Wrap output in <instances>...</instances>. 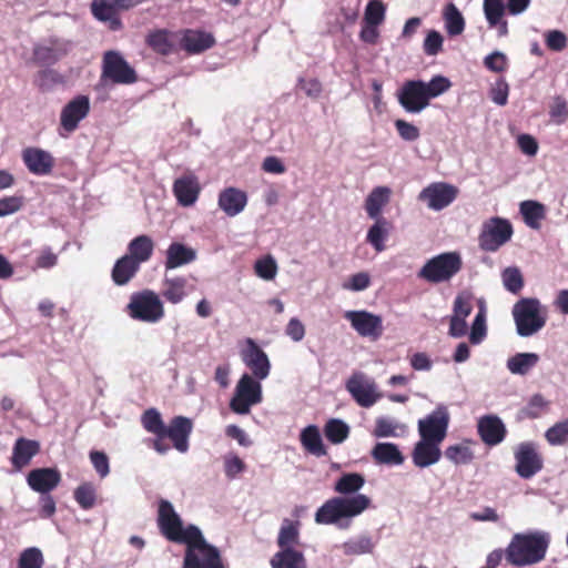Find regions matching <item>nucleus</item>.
<instances>
[{"label": "nucleus", "instance_id": "obj_45", "mask_svg": "<svg viewBox=\"0 0 568 568\" xmlns=\"http://www.w3.org/2000/svg\"><path fill=\"white\" fill-rule=\"evenodd\" d=\"M324 435L332 444H342L349 435V426L342 419L332 418L324 426Z\"/></svg>", "mask_w": 568, "mask_h": 568}, {"label": "nucleus", "instance_id": "obj_4", "mask_svg": "<svg viewBox=\"0 0 568 568\" xmlns=\"http://www.w3.org/2000/svg\"><path fill=\"white\" fill-rule=\"evenodd\" d=\"M182 568H225L220 550L210 545L200 528H191Z\"/></svg>", "mask_w": 568, "mask_h": 568}, {"label": "nucleus", "instance_id": "obj_1", "mask_svg": "<svg viewBox=\"0 0 568 568\" xmlns=\"http://www.w3.org/2000/svg\"><path fill=\"white\" fill-rule=\"evenodd\" d=\"M365 485V478L358 473L343 474L335 483L334 490L341 496L326 500L315 513V523L335 525L347 529L352 519L371 508L372 499L357 494Z\"/></svg>", "mask_w": 568, "mask_h": 568}, {"label": "nucleus", "instance_id": "obj_39", "mask_svg": "<svg viewBox=\"0 0 568 568\" xmlns=\"http://www.w3.org/2000/svg\"><path fill=\"white\" fill-rule=\"evenodd\" d=\"M91 11L95 19L108 22L112 30L121 28V20L109 0H93Z\"/></svg>", "mask_w": 568, "mask_h": 568}, {"label": "nucleus", "instance_id": "obj_37", "mask_svg": "<svg viewBox=\"0 0 568 568\" xmlns=\"http://www.w3.org/2000/svg\"><path fill=\"white\" fill-rule=\"evenodd\" d=\"M539 362L536 353H517L506 362L507 369L513 375H527Z\"/></svg>", "mask_w": 568, "mask_h": 568}, {"label": "nucleus", "instance_id": "obj_5", "mask_svg": "<svg viewBox=\"0 0 568 568\" xmlns=\"http://www.w3.org/2000/svg\"><path fill=\"white\" fill-rule=\"evenodd\" d=\"M511 314L520 337L535 335L547 322V307L534 297L520 298L513 306Z\"/></svg>", "mask_w": 568, "mask_h": 568}, {"label": "nucleus", "instance_id": "obj_36", "mask_svg": "<svg viewBox=\"0 0 568 568\" xmlns=\"http://www.w3.org/2000/svg\"><path fill=\"white\" fill-rule=\"evenodd\" d=\"M272 568H307L303 552L295 549H281L270 561Z\"/></svg>", "mask_w": 568, "mask_h": 568}, {"label": "nucleus", "instance_id": "obj_11", "mask_svg": "<svg viewBox=\"0 0 568 568\" xmlns=\"http://www.w3.org/2000/svg\"><path fill=\"white\" fill-rule=\"evenodd\" d=\"M511 235L513 226L508 220L491 217L484 223L479 235V245L484 251L495 252L507 243Z\"/></svg>", "mask_w": 568, "mask_h": 568}, {"label": "nucleus", "instance_id": "obj_63", "mask_svg": "<svg viewBox=\"0 0 568 568\" xmlns=\"http://www.w3.org/2000/svg\"><path fill=\"white\" fill-rule=\"evenodd\" d=\"M149 44L162 54H166L171 51L168 33L162 30L155 31L149 36Z\"/></svg>", "mask_w": 568, "mask_h": 568}, {"label": "nucleus", "instance_id": "obj_38", "mask_svg": "<svg viewBox=\"0 0 568 568\" xmlns=\"http://www.w3.org/2000/svg\"><path fill=\"white\" fill-rule=\"evenodd\" d=\"M407 432V426L392 417H378L375 422L373 436L376 438L400 437Z\"/></svg>", "mask_w": 568, "mask_h": 568}, {"label": "nucleus", "instance_id": "obj_21", "mask_svg": "<svg viewBox=\"0 0 568 568\" xmlns=\"http://www.w3.org/2000/svg\"><path fill=\"white\" fill-rule=\"evenodd\" d=\"M173 194L181 206H192L199 199L201 185L193 173H186L178 178L172 187Z\"/></svg>", "mask_w": 568, "mask_h": 568}, {"label": "nucleus", "instance_id": "obj_26", "mask_svg": "<svg viewBox=\"0 0 568 568\" xmlns=\"http://www.w3.org/2000/svg\"><path fill=\"white\" fill-rule=\"evenodd\" d=\"M371 456L376 464L390 467L400 466L405 462L399 447L389 442L376 443L371 452Z\"/></svg>", "mask_w": 568, "mask_h": 568}, {"label": "nucleus", "instance_id": "obj_8", "mask_svg": "<svg viewBox=\"0 0 568 568\" xmlns=\"http://www.w3.org/2000/svg\"><path fill=\"white\" fill-rule=\"evenodd\" d=\"M262 399L261 381L245 373L235 386L230 408L236 414L246 415L251 412V407L262 403Z\"/></svg>", "mask_w": 568, "mask_h": 568}, {"label": "nucleus", "instance_id": "obj_58", "mask_svg": "<svg viewBox=\"0 0 568 568\" xmlns=\"http://www.w3.org/2000/svg\"><path fill=\"white\" fill-rule=\"evenodd\" d=\"M385 17V8L381 1L372 0L368 2L365 10L366 24L378 26Z\"/></svg>", "mask_w": 568, "mask_h": 568}, {"label": "nucleus", "instance_id": "obj_31", "mask_svg": "<svg viewBox=\"0 0 568 568\" xmlns=\"http://www.w3.org/2000/svg\"><path fill=\"white\" fill-rule=\"evenodd\" d=\"M392 190L388 186L374 187L365 200V211L371 219H383V207L389 202Z\"/></svg>", "mask_w": 568, "mask_h": 568}, {"label": "nucleus", "instance_id": "obj_14", "mask_svg": "<svg viewBox=\"0 0 568 568\" xmlns=\"http://www.w3.org/2000/svg\"><path fill=\"white\" fill-rule=\"evenodd\" d=\"M344 317L362 337L376 341L384 332L383 318L377 314L367 311H346Z\"/></svg>", "mask_w": 568, "mask_h": 568}, {"label": "nucleus", "instance_id": "obj_15", "mask_svg": "<svg viewBox=\"0 0 568 568\" xmlns=\"http://www.w3.org/2000/svg\"><path fill=\"white\" fill-rule=\"evenodd\" d=\"M241 358L245 366L250 368L251 376L258 381H264L271 372V362L267 354L252 338L245 339V346L241 349Z\"/></svg>", "mask_w": 568, "mask_h": 568}, {"label": "nucleus", "instance_id": "obj_27", "mask_svg": "<svg viewBox=\"0 0 568 568\" xmlns=\"http://www.w3.org/2000/svg\"><path fill=\"white\" fill-rule=\"evenodd\" d=\"M215 43L214 37L201 30H186L181 39V47L189 53H201Z\"/></svg>", "mask_w": 568, "mask_h": 568}, {"label": "nucleus", "instance_id": "obj_29", "mask_svg": "<svg viewBox=\"0 0 568 568\" xmlns=\"http://www.w3.org/2000/svg\"><path fill=\"white\" fill-rule=\"evenodd\" d=\"M70 49L69 42L53 41L50 44H41L34 48V59L45 65L55 63L64 57Z\"/></svg>", "mask_w": 568, "mask_h": 568}, {"label": "nucleus", "instance_id": "obj_49", "mask_svg": "<svg viewBox=\"0 0 568 568\" xmlns=\"http://www.w3.org/2000/svg\"><path fill=\"white\" fill-rule=\"evenodd\" d=\"M483 10L488 26H495L505 14V3L503 0H484Z\"/></svg>", "mask_w": 568, "mask_h": 568}, {"label": "nucleus", "instance_id": "obj_25", "mask_svg": "<svg viewBox=\"0 0 568 568\" xmlns=\"http://www.w3.org/2000/svg\"><path fill=\"white\" fill-rule=\"evenodd\" d=\"M440 444L420 438L414 446L412 459L416 467L427 468L439 462Z\"/></svg>", "mask_w": 568, "mask_h": 568}, {"label": "nucleus", "instance_id": "obj_42", "mask_svg": "<svg viewBox=\"0 0 568 568\" xmlns=\"http://www.w3.org/2000/svg\"><path fill=\"white\" fill-rule=\"evenodd\" d=\"M375 223L369 227L366 241L377 251L385 250V241L388 236V222L385 219H374Z\"/></svg>", "mask_w": 568, "mask_h": 568}, {"label": "nucleus", "instance_id": "obj_2", "mask_svg": "<svg viewBox=\"0 0 568 568\" xmlns=\"http://www.w3.org/2000/svg\"><path fill=\"white\" fill-rule=\"evenodd\" d=\"M550 544V535L544 530L515 534L506 547V559L516 567L532 566L542 561Z\"/></svg>", "mask_w": 568, "mask_h": 568}, {"label": "nucleus", "instance_id": "obj_44", "mask_svg": "<svg viewBox=\"0 0 568 568\" xmlns=\"http://www.w3.org/2000/svg\"><path fill=\"white\" fill-rule=\"evenodd\" d=\"M298 540V523L285 519L278 532L277 545L281 547V549H294L293 546L297 545Z\"/></svg>", "mask_w": 568, "mask_h": 568}, {"label": "nucleus", "instance_id": "obj_57", "mask_svg": "<svg viewBox=\"0 0 568 568\" xmlns=\"http://www.w3.org/2000/svg\"><path fill=\"white\" fill-rule=\"evenodd\" d=\"M471 312V296L466 293L458 294L454 301L453 316L466 320Z\"/></svg>", "mask_w": 568, "mask_h": 568}, {"label": "nucleus", "instance_id": "obj_51", "mask_svg": "<svg viewBox=\"0 0 568 568\" xmlns=\"http://www.w3.org/2000/svg\"><path fill=\"white\" fill-rule=\"evenodd\" d=\"M505 288L511 293H518L524 286L523 275L517 267H507L501 273Z\"/></svg>", "mask_w": 568, "mask_h": 568}, {"label": "nucleus", "instance_id": "obj_30", "mask_svg": "<svg viewBox=\"0 0 568 568\" xmlns=\"http://www.w3.org/2000/svg\"><path fill=\"white\" fill-rule=\"evenodd\" d=\"M196 258V251L184 244L174 242L166 251L165 267L173 270L185 264L192 263Z\"/></svg>", "mask_w": 568, "mask_h": 568}, {"label": "nucleus", "instance_id": "obj_46", "mask_svg": "<svg viewBox=\"0 0 568 568\" xmlns=\"http://www.w3.org/2000/svg\"><path fill=\"white\" fill-rule=\"evenodd\" d=\"M141 424L143 428L152 435H164L166 425L160 412L155 408H149L142 414Z\"/></svg>", "mask_w": 568, "mask_h": 568}, {"label": "nucleus", "instance_id": "obj_55", "mask_svg": "<svg viewBox=\"0 0 568 568\" xmlns=\"http://www.w3.org/2000/svg\"><path fill=\"white\" fill-rule=\"evenodd\" d=\"M486 337V315L485 310L481 308L471 325L469 341L474 345L480 344Z\"/></svg>", "mask_w": 568, "mask_h": 568}, {"label": "nucleus", "instance_id": "obj_13", "mask_svg": "<svg viewBox=\"0 0 568 568\" xmlns=\"http://www.w3.org/2000/svg\"><path fill=\"white\" fill-rule=\"evenodd\" d=\"M346 389L354 400L362 407H372L382 395L376 383L364 373H354L346 382Z\"/></svg>", "mask_w": 568, "mask_h": 568}, {"label": "nucleus", "instance_id": "obj_18", "mask_svg": "<svg viewBox=\"0 0 568 568\" xmlns=\"http://www.w3.org/2000/svg\"><path fill=\"white\" fill-rule=\"evenodd\" d=\"M21 159L28 171L37 176L50 175L55 165V159L51 152L38 146L23 149Z\"/></svg>", "mask_w": 568, "mask_h": 568}, {"label": "nucleus", "instance_id": "obj_28", "mask_svg": "<svg viewBox=\"0 0 568 568\" xmlns=\"http://www.w3.org/2000/svg\"><path fill=\"white\" fill-rule=\"evenodd\" d=\"M153 251L154 242L149 235L143 234L130 241L125 256L141 266L142 263L148 262L152 257Z\"/></svg>", "mask_w": 568, "mask_h": 568}, {"label": "nucleus", "instance_id": "obj_23", "mask_svg": "<svg viewBox=\"0 0 568 568\" xmlns=\"http://www.w3.org/2000/svg\"><path fill=\"white\" fill-rule=\"evenodd\" d=\"M61 475L54 468H37L28 474L27 483L30 488L41 495H47L60 483Z\"/></svg>", "mask_w": 568, "mask_h": 568}, {"label": "nucleus", "instance_id": "obj_7", "mask_svg": "<svg viewBox=\"0 0 568 568\" xmlns=\"http://www.w3.org/2000/svg\"><path fill=\"white\" fill-rule=\"evenodd\" d=\"M463 262L457 252H446L428 260L418 272V277L429 283L449 281L462 268Z\"/></svg>", "mask_w": 568, "mask_h": 568}, {"label": "nucleus", "instance_id": "obj_54", "mask_svg": "<svg viewBox=\"0 0 568 568\" xmlns=\"http://www.w3.org/2000/svg\"><path fill=\"white\" fill-rule=\"evenodd\" d=\"M444 37L436 30L427 32L423 42V50L426 55L435 57L443 50Z\"/></svg>", "mask_w": 568, "mask_h": 568}, {"label": "nucleus", "instance_id": "obj_16", "mask_svg": "<svg viewBox=\"0 0 568 568\" xmlns=\"http://www.w3.org/2000/svg\"><path fill=\"white\" fill-rule=\"evenodd\" d=\"M458 190L445 182H434L422 190L418 200L425 202L433 211H440L450 205L456 199Z\"/></svg>", "mask_w": 568, "mask_h": 568}, {"label": "nucleus", "instance_id": "obj_24", "mask_svg": "<svg viewBox=\"0 0 568 568\" xmlns=\"http://www.w3.org/2000/svg\"><path fill=\"white\" fill-rule=\"evenodd\" d=\"M247 204V194L237 187H226L220 192L219 207L230 217L239 215Z\"/></svg>", "mask_w": 568, "mask_h": 568}, {"label": "nucleus", "instance_id": "obj_52", "mask_svg": "<svg viewBox=\"0 0 568 568\" xmlns=\"http://www.w3.org/2000/svg\"><path fill=\"white\" fill-rule=\"evenodd\" d=\"M445 456L456 465L468 464L473 459L470 448L462 444L448 446L445 450Z\"/></svg>", "mask_w": 568, "mask_h": 568}, {"label": "nucleus", "instance_id": "obj_33", "mask_svg": "<svg viewBox=\"0 0 568 568\" xmlns=\"http://www.w3.org/2000/svg\"><path fill=\"white\" fill-rule=\"evenodd\" d=\"M300 439L304 449L310 454L316 457H323L327 454L317 426L308 425L303 428L300 435Z\"/></svg>", "mask_w": 568, "mask_h": 568}, {"label": "nucleus", "instance_id": "obj_32", "mask_svg": "<svg viewBox=\"0 0 568 568\" xmlns=\"http://www.w3.org/2000/svg\"><path fill=\"white\" fill-rule=\"evenodd\" d=\"M39 444L36 440H30L26 438H19L17 439L13 452H12V465L17 469H21L22 467L27 466L33 456H36L39 452Z\"/></svg>", "mask_w": 568, "mask_h": 568}, {"label": "nucleus", "instance_id": "obj_40", "mask_svg": "<svg viewBox=\"0 0 568 568\" xmlns=\"http://www.w3.org/2000/svg\"><path fill=\"white\" fill-rule=\"evenodd\" d=\"M443 19L445 30L450 37L459 36L465 30V19L458 8L449 2L444 7Z\"/></svg>", "mask_w": 568, "mask_h": 568}, {"label": "nucleus", "instance_id": "obj_62", "mask_svg": "<svg viewBox=\"0 0 568 568\" xmlns=\"http://www.w3.org/2000/svg\"><path fill=\"white\" fill-rule=\"evenodd\" d=\"M90 460L101 478H105L110 474L109 458L105 453L93 450L90 453Z\"/></svg>", "mask_w": 568, "mask_h": 568}, {"label": "nucleus", "instance_id": "obj_64", "mask_svg": "<svg viewBox=\"0 0 568 568\" xmlns=\"http://www.w3.org/2000/svg\"><path fill=\"white\" fill-rule=\"evenodd\" d=\"M371 285V277L366 272H359L352 275L347 283L343 284V287L353 292H361L366 290Z\"/></svg>", "mask_w": 568, "mask_h": 568}, {"label": "nucleus", "instance_id": "obj_41", "mask_svg": "<svg viewBox=\"0 0 568 568\" xmlns=\"http://www.w3.org/2000/svg\"><path fill=\"white\" fill-rule=\"evenodd\" d=\"M341 548L346 556H361L372 554L375 548V541L368 534H362L343 542Z\"/></svg>", "mask_w": 568, "mask_h": 568}, {"label": "nucleus", "instance_id": "obj_12", "mask_svg": "<svg viewBox=\"0 0 568 568\" xmlns=\"http://www.w3.org/2000/svg\"><path fill=\"white\" fill-rule=\"evenodd\" d=\"M109 79L113 83L131 84L136 81L133 68L116 51H108L103 57L102 80Z\"/></svg>", "mask_w": 568, "mask_h": 568}, {"label": "nucleus", "instance_id": "obj_22", "mask_svg": "<svg viewBox=\"0 0 568 568\" xmlns=\"http://www.w3.org/2000/svg\"><path fill=\"white\" fill-rule=\"evenodd\" d=\"M478 434L488 446L500 444L506 436V426L497 415H485L478 419Z\"/></svg>", "mask_w": 568, "mask_h": 568}, {"label": "nucleus", "instance_id": "obj_10", "mask_svg": "<svg viewBox=\"0 0 568 568\" xmlns=\"http://www.w3.org/2000/svg\"><path fill=\"white\" fill-rule=\"evenodd\" d=\"M450 414L448 408L440 404L432 413L418 420L419 437L442 444L447 436Z\"/></svg>", "mask_w": 568, "mask_h": 568}, {"label": "nucleus", "instance_id": "obj_48", "mask_svg": "<svg viewBox=\"0 0 568 568\" xmlns=\"http://www.w3.org/2000/svg\"><path fill=\"white\" fill-rule=\"evenodd\" d=\"M254 271L262 280L272 281L277 274V263L272 255H266L255 262Z\"/></svg>", "mask_w": 568, "mask_h": 568}, {"label": "nucleus", "instance_id": "obj_56", "mask_svg": "<svg viewBox=\"0 0 568 568\" xmlns=\"http://www.w3.org/2000/svg\"><path fill=\"white\" fill-rule=\"evenodd\" d=\"M74 499L83 509H90L95 503V490L90 484H83L75 489Z\"/></svg>", "mask_w": 568, "mask_h": 568}, {"label": "nucleus", "instance_id": "obj_61", "mask_svg": "<svg viewBox=\"0 0 568 568\" xmlns=\"http://www.w3.org/2000/svg\"><path fill=\"white\" fill-rule=\"evenodd\" d=\"M549 114L555 123H565L568 119V105L566 100L561 97L555 98Z\"/></svg>", "mask_w": 568, "mask_h": 568}, {"label": "nucleus", "instance_id": "obj_34", "mask_svg": "<svg viewBox=\"0 0 568 568\" xmlns=\"http://www.w3.org/2000/svg\"><path fill=\"white\" fill-rule=\"evenodd\" d=\"M140 265L123 255L113 265L111 277L115 285H126L139 272Z\"/></svg>", "mask_w": 568, "mask_h": 568}, {"label": "nucleus", "instance_id": "obj_35", "mask_svg": "<svg viewBox=\"0 0 568 568\" xmlns=\"http://www.w3.org/2000/svg\"><path fill=\"white\" fill-rule=\"evenodd\" d=\"M187 294V280L185 277L176 276L164 278L162 295L168 302L179 304Z\"/></svg>", "mask_w": 568, "mask_h": 568}, {"label": "nucleus", "instance_id": "obj_3", "mask_svg": "<svg viewBox=\"0 0 568 568\" xmlns=\"http://www.w3.org/2000/svg\"><path fill=\"white\" fill-rule=\"evenodd\" d=\"M450 87V80L444 75H435L428 82L409 80L397 91V100L407 113L418 114L429 105L432 99L444 94Z\"/></svg>", "mask_w": 568, "mask_h": 568}, {"label": "nucleus", "instance_id": "obj_20", "mask_svg": "<svg viewBox=\"0 0 568 568\" xmlns=\"http://www.w3.org/2000/svg\"><path fill=\"white\" fill-rule=\"evenodd\" d=\"M193 430V423L184 416H175L164 429V435L171 439L173 447L185 454L190 448V436Z\"/></svg>", "mask_w": 568, "mask_h": 568}, {"label": "nucleus", "instance_id": "obj_53", "mask_svg": "<svg viewBox=\"0 0 568 568\" xmlns=\"http://www.w3.org/2000/svg\"><path fill=\"white\" fill-rule=\"evenodd\" d=\"M224 473L229 479L236 478L246 468L245 463L233 453H229L223 457Z\"/></svg>", "mask_w": 568, "mask_h": 568}, {"label": "nucleus", "instance_id": "obj_9", "mask_svg": "<svg viewBox=\"0 0 568 568\" xmlns=\"http://www.w3.org/2000/svg\"><path fill=\"white\" fill-rule=\"evenodd\" d=\"M158 526L168 540L179 544H183L187 539L191 528H199L194 525L184 528L180 515L175 511L172 503L166 499L159 501Z\"/></svg>", "mask_w": 568, "mask_h": 568}, {"label": "nucleus", "instance_id": "obj_59", "mask_svg": "<svg viewBox=\"0 0 568 568\" xmlns=\"http://www.w3.org/2000/svg\"><path fill=\"white\" fill-rule=\"evenodd\" d=\"M490 99L497 105H505L508 101L509 85L504 79L496 81L490 89Z\"/></svg>", "mask_w": 568, "mask_h": 568}, {"label": "nucleus", "instance_id": "obj_17", "mask_svg": "<svg viewBox=\"0 0 568 568\" xmlns=\"http://www.w3.org/2000/svg\"><path fill=\"white\" fill-rule=\"evenodd\" d=\"M90 112V100L87 95H78L69 101L60 114V129L65 133L74 132L79 123L87 118Z\"/></svg>", "mask_w": 568, "mask_h": 568}, {"label": "nucleus", "instance_id": "obj_43", "mask_svg": "<svg viewBox=\"0 0 568 568\" xmlns=\"http://www.w3.org/2000/svg\"><path fill=\"white\" fill-rule=\"evenodd\" d=\"M525 223L531 229L539 227V221L545 216V207L541 203L527 200L519 205Z\"/></svg>", "mask_w": 568, "mask_h": 568}, {"label": "nucleus", "instance_id": "obj_47", "mask_svg": "<svg viewBox=\"0 0 568 568\" xmlns=\"http://www.w3.org/2000/svg\"><path fill=\"white\" fill-rule=\"evenodd\" d=\"M43 565V554L38 547L26 548L18 559V568H42Z\"/></svg>", "mask_w": 568, "mask_h": 568}, {"label": "nucleus", "instance_id": "obj_19", "mask_svg": "<svg viewBox=\"0 0 568 568\" xmlns=\"http://www.w3.org/2000/svg\"><path fill=\"white\" fill-rule=\"evenodd\" d=\"M516 471L525 479L531 478L542 468V458L534 443H521L516 452Z\"/></svg>", "mask_w": 568, "mask_h": 568}, {"label": "nucleus", "instance_id": "obj_60", "mask_svg": "<svg viewBox=\"0 0 568 568\" xmlns=\"http://www.w3.org/2000/svg\"><path fill=\"white\" fill-rule=\"evenodd\" d=\"M394 124L399 136L407 142L416 141L420 135L419 129L405 120L398 119Z\"/></svg>", "mask_w": 568, "mask_h": 568}, {"label": "nucleus", "instance_id": "obj_6", "mask_svg": "<svg viewBox=\"0 0 568 568\" xmlns=\"http://www.w3.org/2000/svg\"><path fill=\"white\" fill-rule=\"evenodd\" d=\"M126 313L132 320L146 324L159 323L165 314L163 302L151 290L133 293L126 305Z\"/></svg>", "mask_w": 568, "mask_h": 568}, {"label": "nucleus", "instance_id": "obj_50", "mask_svg": "<svg viewBox=\"0 0 568 568\" xmlns=\"http://www.w3.org/2000/svg\"><path fill=\"white\" fill-rule=\"evenodd\" d=\"M545 436L552 446L566 444L568 440V419L556 423L546 432Z\"/></svg>", "mask_w": 568, "mask_h": 568}]
</instances>
